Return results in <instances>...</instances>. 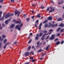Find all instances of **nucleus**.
I'll return each instance as SVG.
<instances>
[{
	"label": "nucleus",
	"mask_w": 64,
	"mask_h": 64,
	"mask_svg": "<svg viewBox=\"0 0 64 64\" xmlns=\"http://www.w3.org/2000/svg\"><path fill=\"white\" fill-rule=\"evenodd\" d=\"M22 23L20 25H17L16 26L15 29H18V30H21V27H22Z\"/></svg>",
	"instance_id": "nucleus-1"
},
{
	"label": "nucleus",
	"mask_w": 64,
	"mask_h": 64,
	"mask_svg": "<svg viewBox=\"0 0 64 64\" xmlns=\"http://www.w3.org/2000/svg\"><path fill=\"white\" fill-rule=\"evenodd\" d=\"M14 15V14H9V13H8L6 14L5 16V18L7 19V18H8V17H10V16H13Z\"/></svg>",
	"instance_id": "nucleus-2"
},
{
	"label": "nucleus",
	"mask_w": 64,
	"mask_h": 64,
	"mask_svg": "<svg viewBox=\"0 0 64 64\" xmlns=\"http://www.w3.org/2000/svg\"><path fill=\"white\" fill-rule=\"evenodd\" d=\"M50 9L51 10L50 11L49 13H51V12H52V11H54L55 9H54V8H53L52 7V6H50Z\"/></svg>",
	"instance_id": "nucleus-3"
},
{
	"label": "nucleus",
	"mask_w": 64,
	"mask_h": 64,
	"mask_svg": "<svg viewBox=\"0 0 64 64\" xmlns=\"http://www.w3.org/2000/svg\"><path fill=\"white\" fill-rule=\"evenodd\" d=\"M14 13L15 15H16V14H18V16H19L20 14V12L17 10H16V11H15Z\"/></svg>",
	"instance_id": "nucleus-4"
},
{
	"label": "nucleus",
	"mask_w": 64,
	"mask_h": 64,
	"mask_svg": "<svg viewBox=\"0 0 64 64\" xmlns=\"http://www.w3.org/2000/svg\"><path fill=\"white\" fill-rule=\"evenodd\" d=\"M48 34H44L43 35L42 37L41 38V39L42 40H44L45 39V35H48Z\"/></svg>",
	"instance_id": "nucleus-5"
},
{
	"label": "nucleus",
	"mask_w": 64,
	"mask_h": 64,
	"mask_svg": "<svg viewBox=\"0 0 64 64\" xmlns=\"http://www.w3.org/2000/svg\"><path fill=\"white\" fill-rule=\"evenodd\" d=\"M49 25L50 26H48V28H49L50 27H55V25L51 24L50 22L49 23Z\"/></svg>",
	"instance_id": "nucleus-6"
},
{
	"label": "nucleus",
	"mask_w": 64,
	"mask_h": 64,
	"mask_svg": "<svg viewBox=\"0 0 64 64\" xmlns=\"http://www.w3.org/2000/svg\"><path fill=\"white\" fill-rule=\"evenodd\" d=\"M55 37V35L54 34H53L51 36L50 38V40H53L54 39V38Z\"/></svg>",
	"instance_id": "nucleus-7"
},
{
	"label": "nucleus",
	"mask_w": 64,
	"mask_h": 64,
	"mask_svg": "<svg viewBox=\"0 0 64 64\" xmlns=\"http://www.w3.org/2000/svg\"><path fill=\"white\" fill-rule=\"evenodd\" d=\"M42 31L40 32V34L39 35L38 34H36V36H39V37H41V36L42 35H43V33H41V32H42Z\"/></svg>",
	"instance_id": "nucleus-8"
},
{
	"label": "nucleus",
	"mask_w": 64,
	"mask_h": 64,
	"mask_svg": "<svg viewBox=\"0 0 64 64\" xmlns=\"http://www.w3.org/2000/svg\"><path fill=\"white\" fill-rule=\"evenodd\" d=\"M29 54H30V53H29V52H26L25 54V55L26 56H28V55H29Z\"/></svg>",
	"instance_id": "nucleus-9"
},
{
	"label": "nucleus",
	"mask_w": 64,
	"mask_h": 64,
	"mask_svg": "<svg viewBox=\"0 0 64 64\" xmlns=\"http://www.w3.org/2000/svg\"><path fill=\"white\" fill-rule=\"evenodd\" d=\"M64 24H63L62 23L61 24H60L58 26H60L61 27H64Z\"/></svg>",
	"instance_id": "nucleus-10"
},
{
	"label": "nucleus",
	"mask_w": 64,
	"mask_h": 64,
	"mask_svg": "<svg viewBox=\"0 0 64 64\" xmlns=\"http://www.w3.org/2000/svg\"><path fill=\"white\" fill-rule=\"evenodd\" d=\"M52 19V17L51 16L49 17L48 19V20H51Z\"/></svg>",
	"instance_id": "nucleus-11"
},
{
	"label": "nucleus",
	"mask_w": 64,
	"mask_h": 64,
	"mask_svg": "<svg viewBox=\"0 0 64 64\" xmlns=\"http://www.w3.org/2000/svg\"><path fill=\"white\" fill-rule=\"evenodd\" d=\"M15 26V24H12L10 26V28H14Z\"/></svg>",
	"instance_id": "nucleus-12"
},
{
	"label": "nucleus",
	"mask_w": 64,
	"mask_h": 64,
	"mask_svg": "<svg viewBox=\"0 0 64 64\" xmlns=\"http://www.w3.org/2000/svg\"><path fill=\"white\" fill-rule=\"evenodd\" d=\"M21 22H20L19 21H16V22L15 23H16V24L19 23V24H21Z\"/></svg>",
	"instance_id": "nucleus-13"
},
{
	"label": "nucleus",
	"mask_w": 64,
	"mask_h": 64,
	"mask_svg": "<svg viewBox=\"0 0 64 64\" xmlns=\"http://www.w3.org/2000/svg\"><path fill=\"white\" fill-rule=\"evenodd\" d=\"M42 23H41L40 25V26H39L40 30L41 29V26H42Z\"/></svg>",
	"instance_id": "nucleus-14"
},
{
	"label": "nucleus",
	"mask_w": 64,
	"mask_h": 64,
	"mask_svg": "<svg viewBox=\"0 0 64 64\" xmlns=\"http://www.w3.org/2000/svg\"><path fill=\"white\" fill-rule=\"evenodd\" d=\"M8 23H9V21H8V20H6L5 22V23L6 24H8Z\"/></svg>",
	"instance_id": "nucleus-15"
},
{
	"label": "nucleus",
	"mask_w": 64,
	"mask_h": 64,
	"mask_svg": "<svg viewBox=\"0 0 64 64\" xmlns=\"http://www.w3.org/2000/svg\"><path fill=\"white\" fill-rule=\"evenodd\" d=\"M4 16L2 18H0V20H4Z\"/></svg>",
	"instance_id": "nucleus-16"
},
{
	"label": "nucleus",
	"mask_w": 64,
	"mask_h": 64,
	"mask_svg": "<svg viewBox=\"0 0 64 64\" xmlns=\"http://www.w3.org/2000/svg\"><path fill=\"white\" fill-rule=\"evenodd\" d=\"M63 3V0H61L60 2H58V4H62Z\"/></svg>",
	"instance_id": "nucleus-17"
},
{
	"label": "nucleus",
	"mask_w": 64,
	"mask_h": 64,
	"mask_svg": "<svg viewBox=\"0 0 64 64\" xmlns=\"http://www.w3.org/2000/svg\"><path fill=\"white\" fill-rule=\"evenodd\" d=\"M30 49H31V46H29L28 48V51H29V50H30Z\"/></svg>",
	"instance_id": "nucleus-18"
},
{
	"label": "nucleus",
	"mask_w": 64,
	"mask_h": 64,
	"mask_svg": "<svg viewBox=\"0 0 64 64\" xmlns=\"http://www.w3.org/2000/svg\"><path fill=\"white\" fill-rule=\"evenodd\" d=\"M7 41V39H5L4 41V44Z\"/></svg>",
	"instance_id": "nucleus-19"
},
{
	"label": "nucleus",
	"mask_w": 64,
	"mask_h": 64,
	"mask_svg": "<svg viewBox=\"0 0 64 64\" xmlns=\"http://www.w3.org/2000/svg\"><path fill=\"white\" fill-rule=\"evenodd\" d=\"M62 18H59L58 20V21H62Z\"/></svg>",
	"instance_id": "nucleus-20"
},
{
	"label": "nucleus",
	"mask_w": 64,
	"mask_h": 64,
	"mask_svg": "<svg viewBox=\"0 0 64 64\" xmlns=\"http://www.w3.org/2000/svg\"><path fill=\"white\" fill-rule=\"evenodd\" d=\"M42 32H43L44 33H47V31L46 30H44Z\"/></svg>",
	"instance_id": "nucleus-21"
},
{
	"label": "nucleus",
	"mask_w": 64,
	"mask_h": 64,
	"mask_svg": "<svg viewBox=\"0 0 64 64\" xmlns=\"http://www.w3.org/2000/svg\"><path fill=\"white\" fill-rule=\"evenodd\" d=\"M48 21V20H46L44 21V22H43V24H44V23H46Z\"/></svg>",
	"instance_id": "nucleus-22"
},
{
	"label": "nucleus",
	"mask_w": 64,
	"mask_h": 64,
	"mask_svg": "<svg viewBox=\"0 0 64 64\" xmlns=\"http://www.w3.org/2000/svg\"><path fill=\"white\" fill-rule=\"evenodd\" d=\"M35 39L36 40H37V39H39V37L37 36L36 37H35Z\"/></svg>",
	"instance_id": "nucleus-23"
},
{
	"label": "nucleus",
	"mask_w": 64,
	"mask_h": 64,
	"mask_svg": "<svg viewBox=\"0 0 64 64\" xmlns=\"http://www.w3.org/2000/svg\"><path fill=\"white\" fill-rule=\"evenodd\" d=\"M59 44H60V42L59 41L56 43V45H59Z\"/></svg>",
	"instance_id": "nucleus-24"
},
{
	"label": "nucleus",
	"mask_w": 64,
	"mask_h": 64,
	"mask_svg": "<svg viewBox=\"0 0 64 64\" xmlns=\"http://www.w3.org/2000/svg\"><path fill=\"white\" fill-rule=\"evenodd\" d=\"M50 45H49L48 46L46 47V50H48V48H49V47H50Z\"/></svg>",
	"instance_id": "nucleus-25"
},
{
	"label": "nucleus",
	"mask_w": 64,
	"mask_h": 64,
	"mask_svg": "<svg viewBox=\"0 0 64 64\" xmlns=\"http://www.w3.org/2000/svg\"><path fill=\"white\" fill-rule=\"evenodd\" d=\"M64 30V29L63 28L62 29V30H61L60 32H63V31Z\"/></svg>",
	"instance_id": "nucleus-26"
},
{
	"label": "nucleus",
	"mask_w": 64,
	"mask_h": 64,
	"mask_svg": "<svg viewBox=\"0 0 64 64\" xmlns=\"http://www.w3.org/2000/svg\"><path fill=\"white\" fill-rule=\"evenodd\" d=\"M43 51V50H38V52H41V51Z\"/></svg>",
	"instance_id": "nucleus-27"
},
{
	"label": "nucleus",
	"mask_w": 64,
	"mask_h": 64,
	"mask_svg": "<svg viewBox=\"0 0 64 64\" xmlns=\"http://www.w3.org/2000/svg\"><path fill=\"white\" fill-rule=\"evenodd\" d=\"M46 53H44L42 55V57H43V56H44V55H46Z\"/></svg>",
	"instance_id": "nucleus-28"
},
{
	"label": "nucleus",
	"mask_w": 64,
	"mask_h": 64,
	"mask_svg": "<svg viewBox=\"0 0 64 64\" xmlns=\"http://www.w3.org/2000/svg\"><path fill=\"white\" fill-rule=\"evenodd\" d=\"M61 29V28H58V29L57 30V31H59Z\"/></svg>",
	"instance_id": "nucleus-29"
},
{
	"label": "nucleus",
	"mask_w": 64,
	"mask_h": 64,
	"mask_svg": "<svg viewBox=\"0 0 64 64\" xmlns=\"http://www.w3.org/2000/svg\"><path fill=\"white\" fill-rule=\"evenodd\" d=\"M50 26V25L48 26V24H46L45 26V27H48V26Z\"/></svg>",
	"instance_id": "nucleus-30"
},
{
	"label": "nucleus",
	"mask_w": 64,
	"mask_h": 64,
	"mask_svg": "<svg viewBox=\"0 0 64 64\" xmlns=\"http://www.w3.org/2000/svg\"><path fill=\"white\" fill-rule=\"evenodd\" d=\"M39 43H40V42H37V44H38V45L36 46V47L37 48V46L38 45H39Z\"/></svg>",
	"instance_id": "nucleus-31"
},
{
	"label": "nucleus",
	"mask_w": 64,
	"mask_h": 64,
	"mask_svg": "<svg viewBox=\"0 0 64 64\" xmlns=\"http://www.w3.org/2000/svg\"><path fill=\"white\" fill-rule=\"evenodd\" d=\"M32 41V40L31 39H30V40L28 42V44H30V43H31V42Z\"/></svg>",
	"instance_id": "nucleus-32"
},
{
	"label": "nucleus",
	"mask_w": 64,
	"mask_h": 64,
	"mask_svg": "<svg viewBox=\"0 0 64 64\" xmlns=\"http://www.w3.org/2000/svg\"><path fill=\"white\" fill-rule=\"evenodd\" d=\"M2 42H1L0 43V48H1V46H2L1 45H2Z\"/></svg>",
	"instance_id": "nucleus-33"
},
{
	"label": "nucleus",
	"mask_w": 64,
	"mask_h": 64,
	"mask_svg": "<svg viewBox=\"0 0 64 64\" xmlns=\"http://www.w3.org/2000/svg\"><path fill=\"white\" fill-rule=\"evenodd\" d=\"M5 37H6V36H5L4 35H2V38H5Z\"/></svg>",
	"instance_id": "nucleus-34"
},
{
	"label": "nucleus",
	"mask_w": 64,
	"mask_h": 64,
	"mask_svg": "<svg viewBox=\"0 0 64 64\" xmlns=\"http://www.w3.org/2000/svg\"><path fill=\"white\" fill-rule=\"evenodd\" d=\"M2 12H0V17H1V14H2Z\"/></svg>",
	"instance_id": "nucleus-35"
},
{
	"label": "nucleus",
	"mask_w": 64,
	"mask_h": 64,
	"mask_svg": "<svg viewBox=\"0 0 64 64\" xmlns=\"http://www.w3.org/2000/svg\"><path fill=\"white\" fill-rule=\"evenodd\" d=\"M37 16L38 17V18H40V17L41 16H40V15L39 14H38L37 15Z\"/></svg>",
	"instance_id": "nucleus-36"
},
{
	"label": "nucleus",
	"mask_w": 64,
	"mask_h": 64,
	"mask_svg": "<svg viewBox=\"0 0 64 64\" xmlns=\"http://www.w3.org/2000/svg\"><path fill=\"white\" fill-rule=\"evenodd\" d=\"M16 20H13V22H14L15 23H16Z\"/></svg>",
	"instance_id": "nucleus-37"
},
{
	"label": "nucleus",
	"mask_w": 64,
	"mask_h": 64,
	"mask_svg": "<svg viewBox=\"0 0 64 64\" xmlns=\"http://www.w3.org/2000/svg\"><path fill=\"white\" fill-rule=\"evenodd\" d=\"M30 53V54H33L34 53L33 52V51H32L30 52V53Z\"/></svg>",
	"instance_id": "nucleus-38"
},
{
	"label": "nucleus",
	"mask_w": 64,
	"mask_h": 64,
	"mask_svg": "<svg viewBox=\"0 0 64 64\" xmlns=\"http://www.w3.org/2000/svg\"><path fill=\"white\" fill-rule=\"evenodd\" d=\"M10 1H11V2H12V3H13V2H14V0H11Z\"/></svg>",
	"instance_id": "nucleus-39"
},
{
	"label": "nucleus",
	"mask_w": 64,
	"mask_h": 64,
	"mask_svg": "<svg viewBox=\"0 0 64 64\" xmlns=\"http://www.w3.org/2000/svg\"><path fill=\"white\" fill-rule=\"evenodd\" d=\"M3 1H4V0H0V3H2Z\"/></svg>",
	"instance_id": "nucleus-40"
},
{
	"label": "nucleus",
	"mask_w": 64,
	"mask_h": 64,
	"mask_svg": "<svg viewBox=\"0 0 64 64\" xmlns=\"http://www.w3.org/2000/svg\"><path fill=\"white\" fill-rule=\"evenodd\" d=\"M60 33H58L57 34V36L58 37V36H60Z\"/></svg>",
	"instance_id": "nucleus-41"
},
{
	"label": "nucleus",
	"mask_w": 64,
	"mask_h": 64,
	"mask_svg": "<svg viewBox=\"0 0 64 64\" xmlns=\"http://www.w3.org/2000/svg\"><path fill=\"white\" fill-rule=\"evenodd\" d=\"M5 45H6V46H7V45H9V43L8 42Z\"/></svg>",
	"instance_id": "nucleus-42"
},
{
	"label": "nucleus",
	"mask_w": 64,
	"mask_h": 64,
	"mask_svg": "<svg viewBox=\"0 0 64 64\" xmlns=\"http://www.w3.org/2000/svg\"><path fill=\"white\" fill-rule=\"evenodd\" d=\"M29 63H30V62H26L25 63V64H29Z\"/></svg>",
	"instance_id": "nucleus-43"
},
{
	"label": "nucleus",
	"mask_w": 64,
	"mask_h": 64,
	"mask_svg": "<svg viewBox=\"0 0 64 64\" xmlns=\"http://www.w3.org/2000/svg\"><path fill=\"white\" fill-rule=\"evenodd\" d=\"M58 40V38H56L54 40L55 42L56 41H57Z\"/></svg>",
	"instance_id": "nucleus-44"
},
{
	"label": "nucleus",
	"mask_w": 64,
	"mask_h": 64,
	"mask_svg": "<svg viewBox=\"0 0 64 64\" xmlns=\"http://www.w3.org/2000/svg\"><path fill=\"white\" fill-rule=\"evenodd\" d=\"M53 31V30L52 29H51L49 30V32H52Z\"/></svg>",
	"instance_id": "nucleus-45"
},
{
	"label": "nucleus",
	"mask_w": 64,
	"mask_h": 64,
	"mask_svg": "<svg viewBox=\"0 0 64 64\" xmlns=\"http://www.w3.org/2000/svg\"><path fill=\"white\" fill-rule=\"evenodd\" d=\"M49 36H48L46 37V40L47 39H48V38L49 37Z\"/></svg>",
	"instance_id": "nucleus-46"
},
{
	"label": "nucleus",
	"mask_w": 64,
	"mask_h": 64,
	"mask_svg": "<svg viewBox=\"0 0 64 64\" xmlns=\"http://www.w3.org/2000/svg\"><path fill=\"white\" fill-rule=\"evenodd\" d=\"M26 20L27 21H29V20H30V18H27Z\"/></svg>",
	"instance_id": "nucleus-47"
},
{
	"label": "nucleus",
	"mask_w": 64,
	"mask_h": 64,
	"mask_svg": "<svg viewBox=\"0 0 64 64\" xmlns=\"http://www.w3.org/2000/svg\"><path fill=\"white\" fill-rule=\"evenodd\" d=\"M2 26H3L2 27H3V26H5L6 25L5 24H2Z\"/></svg>",
	"instance_id": "nucleus-48"
},
{
	"label": "nucleus",
	"mask_w": 64,
	"mask_h": 64,
	"mask_svg": "<svg viewBox=\"0 0 64 64\" xmlns=\"http://www.w3.org/2000/svg\"><path fill=\"white\" fill-rule=\"evenodd\" d=\"M2 28H3V27H1V24H0V30H1L2 29Z\"/></svg>",
	"instance_id": "nucleus-49"
},
{
	"label": "nucleus",
	"mask_w": 64,
	"mask_h": 64,
	"mask_svg": "<svg viewBox=\"0 0 64 64\" xmlns=\"http://www.w3.org/2000/svg\"><path fill=\"white\" fill-rule=\"evenodd\" d=\"M6 44H5L4 46V49H5V48H6Z\"/></svg>",
	"instance_id": "nucleus-50"
},
{
	"label": "nucleus",
	"mask_w": 64,
	"mask_h": 64,
	"mask_svg": "<svg viewBox=\"0 0 64 64\" xmlns=\"http://www.w3.org/2000/svg\"><path fill=\"white\" fill-rule=\"evenodd\" d=\"M63 43H64V41L63 40H62L61 42V44H63Z\"/></svg>",
	"instance_id": "nucleus-51"
},
{
	"label": "nucleus",
	"mask_w": 64,
	"mask_h": 64,
	"mask_svg": "<svg viewBox=\"0 0 64 64\" xmlns=\"http://www.w3.org/2000/svg\"><path fill=\"white\" fill-rule=\"evenodd\" d=\"M32 62H35V60H32Z\"/></svg>",
	"instance_id": "nucleus-52"
},
{
	"label": "nucleus",
	"mask_w": 64,
	"mask_h": 64,
	"mask_svg": "<svg viewBox=\"0 0 64 64\" xmlns=\"http://www.w3.org/2000/svg\"><path fill=\"white\" fill-rule=\"evenodd\" d=\"M11 18H10L8 19V21H11Z\"/></svg>",
	"instance_id": "nucleus-53"
},
{
	"label": "nucleus",
	"mask_w": 64,
	"mask_h": 64,
	"mask_svg": "<svg viewBox=\"0 0 64 64\" xmlns=\"http://www.w3.org/2000/svg\"><path fill=\"white\" fill-rule=\"evenodd\" d=\"M41 7L42 9H44V7H43V6L42 5L41 6Z\"/></svg>",
	"instance_id": "nucleus-54"
},
{
	"label": "nucleus",
	"mask_w": 64,
	"mask_h": 64,
	"mask_svg": "<svg viewBox=\"0 0 64 64\" xmlns=\"http://www.w3.org/2000/svg\"><path fill=\"white\" fill-rule=\"evenodd\" d=\"M30 59H32V60H33V57H31L30 58Z\"/></svg>",
	"instance_id": "nucleus-55"
},
{
	"label": "nucleus",
	"mask_w": 64,
	"mask_h": 64,
	"mask_svg": "<svg viewBox=\"0 0 64 64\" xmlns=\"http://www.w3.org/2000/svg\"><path fill=\"white\" fill-rule=\"evenodd\" d=\"M16 43H17V42H14V44H16Z\"/></svg>",
	"instance_id": "nucleus-56"
},
{
	"label": "nucleus",
	"mask_w": 64,
	"mask_h": 64,
	"mask_svg": "<svg viewBox=\"0 0 64 64\" xmlns=\"http://www.w3.org/2000/svg\"><path fill=\"white\" fill-rule=\"evenodd\" d=\"M35 27H37V24H35Z\"/></svg>",
	"instance_id": "nucleus-57"
},
{
	"label": "nucleus",
	"mask_w": 64,
	"mask_h": 64,
	"mask_svg": "<svg viewBox=\"0 0 64 64\" xmlns=\"http://www.w3.org/2000/svg\"><path fill=\"white\" fill-rule=\"evenodd\" d=\"M51 2L52 3H54V2H53V1L52 0H51Z\"/></svg>",
	"instance_id": "nucleus-58"
},
{
	"label": "nucleus",
	"mask_w": 64,
	"mask_h": 64,
	"mask_svg": "<svg viewBox=\"0 0 64 64\" xmlns=\"http://www.w3.org/2000/svg\"><path fill=\"white\" fill-rule=\"evenodd\" d=\"M39 22V21H38V20H37L36 22H35L36 23H38Z\"/></svg>",
	"instance_id": "nucleus-59"
},
{
	"label": "nucleus",
	"mask_w": 64,
	"mask_h": 64,
	"mask_svg": "<svg viewBox=\"0 0 64 64\" xmlns=\"http://www.w3.org/2000/svg\"><path fill=\"white\" fill-rule=\"evenodd\" d=\"M55 25V27H56V26H57L58 25V24H56Z\"/></svg>",
	"instance_id": "nucleus-60"
},
{
	"label": "nucleus",
	"mask_w": 64,
	"mask_h": 64,
	"mask_svg": "<svg viewBox=\"0 0 64 64\" xmlns=\"http://www.w3.org/2000/svg\"><path fill=\"white\" fill-rule=\"evenodd\" d=\"M32 19H33V18H34V16H32Z\"/></svg>",
	"instance_id": "nucleus-61"
},
{
	"label": "nucleus",
	"mask_w": 64,
	"mask_h": 64,
	"mask_svg": "<svg viewBox=\"0 0 64 64\" xmlns=\"http://www.w3.org/2000/svg\"><path fill=\"white\" fill-rule=\"evenodd\" d=\"M49 8H48L47 9V10H48V11H49Z\"/></svg>",
	"instance_id": "nucleus-62"
},
{
	"label": "nucleus",
	"mask_w": 64,
	"mask_h": 64,
	"mask_svg": "<svg viewBox=\"0 0 64 64\" xmlns=\"http://www.w3.org/2000/svg\"><path fill=\"white\" fill-rule=\"evenodd\" d=\"M32 13H34V12L33 11H32Z\"/></svg>",
	"instance_id": "nucleus-63"
},
{
	"label": "nucleus",
	"mask_w": 64,
	"mask_h": 64,
	"mask_svg": "<svg viewBox=\"0 0 64 64\" xmlns=\"http://www.w3.org/2000/svg\"><path fill=\"white\" fill-rule=\"evenodd\" d=\"M30 36H32V35H33V34H32V33H30Z\"/></svg>",
	"instance_id": "nucleus-64"
}]
</instances>
